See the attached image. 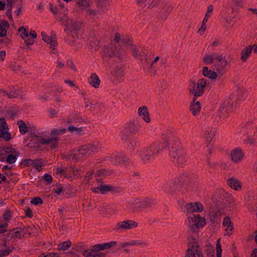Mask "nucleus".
Returning a JSON list of instances; mask_svg holds the SVG:
<instances>
[{"mask_svg":"<svg viewBox=\"0 0 257 257\" xmlns=\"http://www.w3.org/2000/svg\"><path fill=\"white\" fill-rule=\"evenodd\" d=\"M206 83V82L204 79H200L196 83L194 81H190V85L191 88L190 89V92L194 95V98L202 95Z\"/></svg>","mask_w":257,"mask_h":257,"instance_id":"11","label":"nucleus"},{"mask_svg":"<svg viewBox=\"0 0 257 257\" xmlns=\"http://www.w3.org/2000/svg\"><path fill=\"white\" fill-rule=\"evenodd\" d=\"M112 174V171L110 170L101 169L97 171V175L99 176H106Z\"/></svg>","mask_w":257,"mask_h":257,"instance_id":"47","label":"nucleus"},{"mask_svg":"<svg viewBox=\"0 0 257 257\" xmlns=\"http://www.w3.org/2000/svg\"><path fill=\"white\" fill-rule=\"evenodd\" d=\"M123 69L120 66H117L114 70L112 72L113 79L117 82H120L123 76Z\"/></svg>","mask_w":257,"mask_h":257,"instance_id":"16","label":"nucleus"},{"mask_svg":"<svg viewBox=\"0 0 257 257\" xmlns=\"http://www.w3.org/2000/svg\"><path fill=\"white\" fill-rule=\"evenodd\" d=\"M162 139L166 146H177L179 144L178 137L172 130L165 131L162 135Z\"/></svg>","mask_w":257,"mask_h":257,"instance_id":"9","label":"nucleus"},{"mask_svg":"<svg viewBox=\"0 0 257 257\" xmlns=\"http://www.w3.org/2000/svg\"><path fill=\"white\" fill-rule=\"evenodd\" d=\"M23 39L27 46L32 45L34 43V40L30 36V35H29V36L26 38H23Z\"/></svg>","mask_w":257,"mask_h":257,"instance_id":"54","label":"nucleus"},{"mask_svg":"<svg viewBox=\"0 0 257 257\" xmlns=\"http://www.w3.org/2000/svg\"><path fill=\"white\" fill-rule=\"evenodd\" d=\"M220 239H218L216 242V253H217V257H221V244L220 243Z\"/></svg>","mask_w":257,"mask_h":257,"instance_id":"50","label":"nucleus"},{"mask_svg":"<svg viewBox=\"0 0 257 257\" xmlns=\"http://www.w3.org/2000/svg\"><path fill=\"white\" fill-rule=\"evenodd\" d=\"M88 156L84 146L69 152L64 158L69 161H79Z\"/></svg>","mask_w":257,"mask_h":257,"instance_id":"6","label":"nucleus"},{"mask_svg":"<svg viewBox=\"0 0 257 257\" xmlns=\"http://www.w3.org/2000/svg\"><path fill=\"white\" fill-rule=\"evenodd\" d=\"M252 50V46H249L248 47L242 50L241 56V59L242 61H244L246 60L247 58L250 55Z\"/></svg>","mask_w":257,"mask_h":257,"instance_id":"39","label":"nucleus"},{"mask_svg":"<svg viewBox=\"0 0 257 257\" xmlns=\"http://www.w3.org/2000/svg\"><path fill=\"white\" fill-rule=\"evenodd\" d=\"M154 204V202L150 199H136L128 203L127 207L133 211H137L142 209L151 207Z\"/></svg>","mask_w":257,"mask_h":257,"instance_id":"4","label":"nucleus"},{"mask_svg":"<svg viewBox=\"0 0 257 257\" xmlns=\"http://www.w3.org/2000/svg\"><path fill=\"white\" fill-rule=\"evenodd\" d=\"M6 2L7 9L12 10L13 5L16 3V0H4Z\"/></svg>","mask_w":257,"mask_h":257,"instance_id":"53","label":"nucleus"},{"mask_svg":"<svg viewBox=\"0 0 257 257\" xmlns=\"http://www.w3.org/2000/svg\"><path fill=\"white\" fill-rule=\"evenodd\" d=\"M2 91L5 93V95L8 96L9 98H14L19 96L20 89L13 88V89L9 92H7L5 90Z\"/></svg>","mask_w":257,"mask_h":257,"instance_id":"37","label":"nucleus"},{"mask_svg":"<svg viewBox=\"0 0 257 257\" xmlns=\"http://www.w3.org/2000/svg\"><path fill=\"white\" fill-rule=\"evenodd\" d=\"M62 23L65 25V31H70L76 32L79 31L83 25L80 21H75L69 18L67 15H64L62 18Z\"/></svg>","mask_w":257,"mask_h":257,"instance_id":"8","label":"nucleus"},{"mask_svg":"<svg viewBox=\"0 0 257 257\" xmlns=\"http://www.w3.org/2000/svg\"><path fill=\"white\" fill-rule=\"evenodd\" d=\"M243 155L240 148H237L230 153V157L231 160L235 163L240 162L243 158Z\"/></svg>","mask_w":257,"mask_h":257,"instance_id":"15","label":"nucleus"},{"mask_svg":"<svg viewBox=\"0 0 257 257\" xmlns=\"http://www.w3.org/2000/svg\"><path fill=\"white\" fill-rule=\"evenodd\" d=\"M66 131L65 128L53 129L51 130L49 137H39L34 142V148H40L41 146L45 145L49 147L51 149H55L58 146L59 139L58 136L64 134Z\"/></svg>","mask_w":257,"mask_h":257,"instance_id":"2","label":"nucleus"},{"mask_svg":"<svg viewBox=\"0 0 257 257\" xmlns=\"http://www.w3.org/2000/svg\"><path fill=\"white\" fill-rule=\"evenodd\" d=\"M170 156L172 161L178 165L183 164L187 160L185 154L181 149L173 146L170 150Z\"/></svg>","mask_w":257,"mask_h":257,"instance_id":"5","label":"nucleus"},{"mask_svg":"<svg viewBox=\"0 0 257 257\" xmlns=\"http://www.w3.org/2000/svg\"><path fill=\"white\" fill-rule=\"evenodd\" d=\"M196 98H194L193 101L190 104V110L194 115H197L201 109L200 103L199 101L195 102Z\"/></svg>","mask_w":257,"mask_h":257,"instance_id":"27","label":"nucleus"},{"mask_svg":"<svg viewBox=\"0 0 257 257\" xmlns=\"http://www.w3.org/2000/svg\"><path fill=\"white\" fill-rule=\"evenodd\" d=\"M214 200L217 206L221 205L229 208H234L235 206L233 203V197L226 194L223 190H220L215 193Z\"/></svg>","mask_w":257,"mask_h":257,"instance_id":"3","label":"nucleus"},{"mask_svg":"<svg viewBox=\"0 0 257 257\" xmlns=\"http://www.w3.org/2000/svg\"><path fill=\"white\" fill-rule=\"evenodd\" d=\"M203 206L199 202H195L187 204L184 211L187 214L188 219V225L193 232L196 231L197 228L203 227L206 222L204 218L201 217L199 214L191 213L193 212H202Z\"/></svg>","mask_w":257,"mask_h":257,"instance_id":"1","label":"nucleus"},{"mask_svg":"<svg viewBox=\"0 0 257 257\" xmlns=\"http://www.w3.org/2000/svg\"><path fill=\"white\" fill-rule=\"evenodd\" d=\"M18 123L19 125L20 131L22 134H24L28 132V128L24 122L22 120H19Z\"/></svg>","mask_w":257,"mask_h":257,"instance_id":"43","label":"nucleus"},{"mask_svg":"<svg viewBox=\"0 0 257 257\" xmlns=\"http://www.w3.org/2000/svg\"><path fill=\"white\" fill-rule=\"evenodd\" d=\"M67 173V169L64 167L58 168L56 170L57 174H60L61 175H66Z\"/></svg>","mask_w":257,"mask_h":257,"instance_id":"56","label":"nucleus"},{"mask_svg":"<svg viewBox=\"0 0 257 257\" xmlns=\"http://www.w3.org/2000/svg\"><path fill=\"white\" fill-rule=\"evenodd\" d=\"M31 203L35 205H38L43 203V200L40 197H37L31 200Z\"/></svg>","mask_w":257,"mask_h":257,"instance_id":"51","label":"nucleus"},{"mask_svg":"<svg viewBox=\"0 0 257 257\" xmlns=\"http://www.w3.org/2000/svg\"><path fill=\"white\" fill-rule=\"evenodd\" d=\"M139 130V126L134 122H130L127 123L121 133V139L124 141H128V138L136 135Z\"/></svg>","mask_w":257,"mask_h":257,"instance_id":"10","label":"nucleus"},{"mask_svg":"<svg viewBox=\"0 0 257 257\" xmlns=\"http://www.w3.org/2000/svg\"><path fill=\"white\" fill-rule=\"evenodd\" d=\"M17 155L15 154H9L6 159V161L9 164L14 163L17 160Z\"/></svg>","mask_w":257,"mask_h":257,"instance_id":"46","label":"nucleus"},{"mask_svg":"<svg viewBox=\"0 0 257 257\" xmlns=\"http://www.w3.org/2000/svg\"><path fill=\"white\" fill-rule=\"evenodd\" d=\"M227 182L230 187L236 190H238L241 189L240 182L235 178H229L228 179Z\"/></svg>","mask_w":257,"mask_h":257,"instance_id":"33","label":"nucleus"},{"mask_svg":"<svg viewBox=\"0 0 257 257\" xmlns=\"http://www.w3.org/2000/svg\"><path fill=\"white\" fill-rule=\"evenodd\" d=\"M9 24L5 20H0V37L6 36Z\"/></svg>","mask_w":257,"mask_h":257,"instance_id":"28","label":"nucleus"},{"mask_svg":"<svg viewBox=\"0 0 257 257\" xmlns=\"http://www.w3.org/2000/svg\"><path fill=\"white\" fill-rule=\"evenodd\" d=\"M11 217V213L10 211H7L4 214V218L6 220H10Z\"/></svg>","mask_w":257,"mask_h":257,"instance_id":"64","label":"nucleus"},{"mask_svg":"<svg viewBox=\"0 0 257 257\" xmlns=\"http://www.w3.org/2000/svg\"><path fill=\"white\" fill-rule=\"evenodd\" d=\"M76 4L79 10L84 12L90 6V0H76Z\"/></svg>","mask_w":257,"mask_h":257,"instance_id":"25","label":"nucleus"},{"mask_svg":"<svg viewBox=\"0 0 257 257\" xmlns=\"http://www.w3.org/2000/svg\"><path fill=\"white\" fill-rule=\"evenodd\" d=\"M222 225L225 227V231L228 235L232 234V231L233 229V224L231 222V219L229 216H226L223 221Z\"/></svg>","mask_w":257,"mask_h":257,"instance_id":"19","label":"nucleus"},{"mask_svg":"<svg viewBox=\"0 0 257 257\" xmlns=\"http://www.w3.org/2000/svg\"><path fill=\"white\" fill-rule=\"evenodd\" d=\"M233 109V101L230 97L225 99L222 104L221 105L219 108L220 113H222V115L224 113H229L232 111Z\"/></svg>","mask_w":257,"mask_h":257,"instance_id":"14","label":"nucleus"},{"mask_svg":"<svg viewBox=\"0 0 257 257\" xmlns=\"http://www.w3.org/2000/svg\"><path fill=\"white\" fill-rule=\"evenodd\" d=\"M33 160L31 159H25L23 161L22 164L25 167L32 166Z\"/></svg>","mask_w":257,"mask_h":257,"instance_id":"58","label":"nucleus"},{"mask_svg":"<svg viewBox=\"0 0 257 257\" xmlns=\"http://www.w3.org/2000/svg\"><path fill=\"white\" fill-rule=\"evenodd\" d=\"M216 133V129L214 127H209L205 132V137L207 142H211Z\"/></svg>","mask_w":257,"mask_h":257,"instance_id":"29","label":"nucleus"},{"mask_svg":"<svg viewBox=\"0 0 257 257\" xmlns=\"http://www.w3.org/2000/svg\"><path fill=\"white\" fill-rule=\"evenodd\" d=\"M138 153L140 159L144 163L148 162L151 157H155L151 145L142 148Z\"/></svg>","mask_w":257,"mask_h":257,"instance_id":"13","label":"nucleus"},{"mask_svg":"<svg viewBox=\"0 0 257 257\" xmlns=\"http://www.w3.org/2000/svg\"><path fill=\"white\" fill-rule=\"evenodd\" d=\"M119 247L121 248H124L127 246H135V245H147L145 242H143L139 240H131L128 242H123L119 244Z\"/></svg>","mask_w":257,"mask_h":257,"instance_id":"21","label":"nucleus"},{"mask_svg":"<svg viewBox=\"0 0 257 257\" xmlns=\"http://www.w3.org/2000/svg\"><path fill=\"white\" fill-rule=\"evenodd\" d=\"M202 73L205 77H207L210 79H215L217 76L215 71L209 69L206 66L203 67Z\"/></svg>","mask_w":257,"mask_h":257,"instance_id":"35","label":"nucleus"},{"mask_svg":"<svg viewBox=\"0 0 257 257\" xmlns=\"http://www.w3.org/2000/svg\"><path fill=\"white\" fill-rule=\"evenodd\" d=\"M89 84L94 88H98L99 86L100 80L95 73H92L88 79Z\"/></svg>","mask_w":257,"mask_h":257,"instance_id":"23","label":"nucleus"},{"mask_svg":"<svg viewBox=\"0 0 257 257\" xmlns=\"http://www.w3.org/2000/svg\"><path fill=\"white\" fill-rule=\"evenodd\" d=\"M116 244V241H111L107 243H102V244H98L95 245V248L97 249V250H102L104 249H108L111 247H112L115 246Z\"/></svg>","mask_w":257,"mask_h":257,"instance_id":"30","label":"nucleus"},{"mask_svg":"<svg viewBox=\"0 0 257 257\" xmlns=\"http://www.w3.org/2000/svg\"><path fill=\"white\" fill-rule=\"evenodd\" d=\"M195 251V252L192 249L189 248L185 257H203L201 252L199 249H196Z\"/></svg>","mask_w":257,"mask_h":257,"instance_id":"38","label":"nucleus"},{"mask_svg":"<svg viewBox=\"0 0 257 257\" xmlns=\"http://www.w3.org/2000/svg\"><path fill=\"white\" fill-rule=\"evenodd\" d=\"M213 7L212 5H209L207 8V11L205 14V17L203 20L204 22H207L209 18L210 17L211 14L213 11Z\"/></svg>","mask_w":257,"mask_h":257,"instance_id":"45","label":"nucleus"},{"mask_svg":"<svg viewBox=\"0 0 257 257\" xmlns=\"http://www.w3.org/2000/svg\"><path fill=\"white\" fill-rule=\"evenodd\" d=\"M43 179L46 182H47L48 184H50L51 183H52V180H53V178H52V176L47 174H45L43 176Z\"/></svg>","mask_w":257,"mask_h":257,"instance_id":"60","label":"nucleus"},{"mask_svg":"<svg viewBox=\"0 0 257 257\" xmlns=\"http://www.w3.org/2000/svg\"><path fill=\"white\" fill-rule=\"evenodd\" d=\"M43 166L44 162L42 159L33 160L32 166L38 171H39Z\"/></svg>","mask_w":257,"mask_h":257,"instance_id":"41","label":"nucleus"},{"mask_svg":"<svg viewBox=\"0 0 257 257\" xmlns=\"http://www.w3.org/2000/svg\"><path fill=\"white\" fill-rule=\"evenodd\" d=\"M66 66L74 71L76 70V67L71 61H68L66 63Z\"/></svg>","mask_w":257,"mask_h":257,"instance_id":"63","label":"nucleus"},{"mask_svg":"<svg viewBox=\"0 0 257 257\" xmlns=\"http://www.w3.org/2000/svg\"><path fill=\"white\" fill-rule=\"evenodd\" d=\"M208 255L212 256L214 255V248L212 246H209L206 250Z\"/></svg>","mask_w":257,"mask_h":257,"instance_id":"62","label":"nucleus"},{"mask_svg":"<svg viewBox=\"0 0 257 257\" xmlns=\"http://www.w3.org/2000/svg\"><path fill=\"white\" fill-rule=\"evenodd\" d=\"M85 12L87 15H90L93 17L96 16L97 13V12L94 10L89 9V8H87V10L85 11Z\"/></svg>","mask_w":257,"mask_h":257,"instance_id":"57","label":"nucleus"},{"mask_svg":"<svg viewBox=\"0 0 257 257\" xmlns=\"http://www.w3.org/2000/svg\"><path fill=\"white\" fill-rule=\"evenodd\" d=\"M213 56L214 60L218 61V65L222 69H223L226 66L227 62L225 60V57L217 53H213Z\"/></svg>","mask_w":257,"mask_h":257,"instance_id":"24","label":"nucleus"},{"mask_svg":"<svg viewBox=\"0 0 257 257\" xmlns=\"http://www.w3.org/2000/svg\"><path fill=\"white\" fill-rule=\"evenodd\" d=\"M159 0H147L146 7L151 8L154 7Z\"/></svg>","mask_w":257,"mask_h":257,"instance_id":"55","label":"nucleus"},{"mask_svg":"<svg viewBox=\"0 0 257 257\" xmlns=\"http://www.w3.org/2000/svg\"><path fill=\"white\" fill-rule=\"evenodd\" d=\"M247 94V93L246 91L243 89H240L238 92V98L240 100L243 99L246 97Z\"/></svg>","mask_w":257,"mask_h":257,"instance_id":"52","label":"nucleus"},{"mask_svg":"<svg viewBox=\"0 0 257 257\" xmlns=\"http://www.w3.org/2000/svg\"><path fill=\"white\" fill-rule=\"evenodd\" d=\"M138 114L146 122L149 123L151 121V118L147 106H143L140 107L138 109Z\"/></svg>","mask_w":257,"mask_h":257,"instance_id":"17","label":"nucleus"},{"mask_svg":"<svg viewBox=\"0 0 257 257\" xmlns=\"http://www.w3.org/2000/svg\"><path fill=\"white\" fill-rule=\"evenodd\" d=\"M13 248V247H9L6 249L0 251V257H4L9 254L12 251Z\"/></svg>","mask_w":257,"mask_h":257,"instance_id":"49","label":"nucleus"},{"mask_svg":"<svg viewBox=\"0 0 257 257\" xmlns=\"http://www.w3.org/2000/svg\"><path fill=\"white\" fill-rule=\"evenodd\" d=\"M18 31L19 32H22L21 34V37L22 38H26L29 36V33L27 30H26L24 27H22L19 29Z\"/></svg>","mask_w":257,"mask_h":257,"instance_id":"48","label":"nucleus"},{"mask_svg":"<svg viewBox=\"0 0 257 257\" xmlns=\"http://www.w3.org/2000/svg\"><path fill=\"white\" fill-rule=\"evenodd\" d=\"M84 146L88 156L98 152L100 149V146L98 144H87Z\"/></svg>","mask_w":257,"mask_h":257,"instance_id":"22","label":"nucleus"},{"mask_svg":"<svg viewBox=\"0 0 257 257\" xmlns=\"http://www.w3.org/2000/svg\"><path fill=\"white\" fill-rule=\"evenodd\" d=\"M71 243L69 240L64 241L58 245V249L59 250H65L71 245Z\"/></svg>","mask_w":257,"mask_h":257,"instance_id":"42","label":"nucleus"},{"mask_svg":"<svg viewBox=\"0 0 257 257\" xmlns=\"http://www.w3.org/2000/svg\"><path fill=\"white\" fill-rule=\"evenodd\" d=\"M160 59V57L159 56H157L155 57L154 60L152 61L151 63H149V62L147 61V63L148 66H149V67L150 68H153L155 66V64L158 62Z\"/></svg>","mask_w":257,"mask_h":257,"instance_id":"59","label":"nucleus"},{"mask_svg":"<svg viewBox=\"0 0 257 257\" xmlns=\"http://www.w3.org/2000/svg\"><path fill=\"white\" fill-rule=\"evenodd\" d=\"M222 213V211L220 208L216 207L215 209H212L210 211V215L211 221H215L216 219L219 217Z\"/></svg>","mask_w":257,"mask_h":257,"instance_id":"34","label":"nucleus"},{"mask_svg":"<svg viewBox=\"0 0 257 257\" xmlns=\"http://www.w3.org/2000/svg\"><path fill=\"white\" fill-rule=\"evenodd\" d=\"M155 157L159 155L162 151L166 148V146L164 143H155L151 145Z\"/></svg>","mask_w":257,"mask_h":257,"instance_id":"20","label":"nucleus"},{"mask_svg":"<svg viewBox=\"0 0 257 257\" xmlns=\"http://www.w3.org/2000/svg\"><path fill=\"white\" fill-rule=\"evenodd\" d=\"M42 40L46 43L49 44L50 45V47L52 48L53 50L55 49V48L57 45V43L56 40H55L54 37H49L47 36V34L42 32L41 33Z\"/></svg>","mask_w":257,"mask_h":257,"instance_id":"18","label":"nucleus"},{"mask_svg":"<svg viewBox=\"0 0 257 257\" xmlns=\"http://www.w3.org/2000/svg\"><path fill=\"white\" fill-rule=\"evenodd\" d=\"M138 222L131 219H126L118 221L115 225L113 230L116 232L126 231L137 228Z\"/></svg>","mask_w":257,"mask_h":257,"instance_id":"7","label":"nucleus"},{"mask_svg":"<svg viewBox=\"0 0 257 257\" xmlns=\"http://www.w3.org/2000/svg\"><path fill=\"white\" fill-rule=\"evenodd\" d=\"M97 250L94 245L91 249H88L82 251V254L84 257H96V251Z\"/></svg>","mask_w":257,"mask_h":257,"instance_id":"36","label":"nucleus"},{"mask_svg":"<svg viewBox=\"0 0 257 257\" xmlns=\"http://www.w3.org/2000/svg\"><path fill=\"white\" fill-rule=\"evenodd\" d=\"M214 58L212 55H209L207 54H205V56L203 58V61L206 64H211L213 62Z\"/></svg>","mask_w":257,"mask_h":257,"instance_id":"44","label":"nucleus"},{"mask_svg":"<svg viewBox=\"0 0 257 257\" xmlns=\"http://www.w3.org/2000/svg\"><path fill=\"white\" fill-rule=\"evenodd\" d=\"M183 181V180L181 181L179 178H177L172 182L166 183L164 185V187L168 188L169 191L173 192L178 188L179 183Z\"/></svg>","mask_w":257,"mask_h":257,"instance_id":"26","label":"nucleus"},{"mask_svg":"<svg viewBox=\"0 0 257 257\" xmlns=\"http://www.w3.org/2000/svg\"><path fill=\"white\" fill-rule=\"evenodd\" d=\"M68 130L71 133H74L77 135H80L83 134V128L81 127H77L70 125L68 127Z\"/></svg>","mask_w":257,"mask_h":257,"instance_id":"40","label":"nucleus"},{"mask_svg":"<svg viewBox=\"0 0 257 257\" xmlns=\"http://www.w3.org/2000/svg\"><path fill=\"white\" fill-rule=\"evenodd\" d=\"M100 193L101 194H104L109 191H113L115 190V187L111 185L105 184L102 183L99 184Z\"/></svg>","mask_w":257,"mask_h":257,"instance_id":"32","label":"nucleus"},{"mask_svg":"<svg viewBox=\"0 0 257 257\" xmlns=\"http://www.w3.org/2000/svg\"><path fill=\"white\" fill-rule=\"evenodd\" d=\"M129 159L122 153H113L104 158L105 161H109L113 164L117 165L121 162H128Z\"/></svg>","mask_w":257,"mask_h":257,"instance_id":"12","label":"nucleus"},{"mask_svg":"<svg viewBox=\"0 0 257 257\" xmlns=\"http://www.w3.org/2000/svg\"><path fill=\"white\" fill-rule=\"evenodd\" d=\"M0 134L2 138L4 139L6 141H9L11 140V134L8 131V125H3L0 126Z\"/></svg>","mask_w":257,"mask_h":257,"instance_id":"31","label":"nucleus"},{"mask_svg":"<svg viewBox=\"0 0 257 257\" xmlns=\"http://www.w3.org/2000/svg\"><path fill=\"white\" fill-rule=\"evenodd\" d=\"M6 152L10 154L18 155V152L14 148L8 147L6 149Z\"/></svg>","mask_w":257,"mask_h":257,"instance_id":"61","label":"nucleus"}]
</instances>
